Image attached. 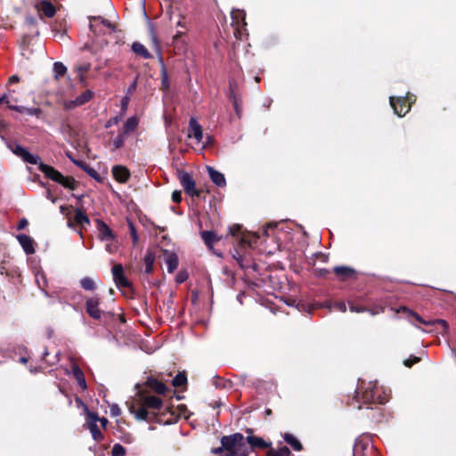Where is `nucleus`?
<instances>
[{
  "label": "nucleus",
  "mask_w": 456,
  "mask_h": 456,
  "mask_svg": "<svg viewBox=\"0 0 456 456\" xmlns=\"http://www.w3.org/2000/svg\"><path fill=\"white\" fill-rule=\"evenodd\" d=\"M12 151L20 157L24 162L32 164V165H38V169L45 174L46 177L49 179L59 183L63 187L68 188L69 190H75L76 183L74 178L64 176L62 174H61L58 170L53 168L51 166H48L46 164H44L40 162V157L37 155H33L30 153L26 148L20 144H15L11 147Z\"/></svg>",
  "instance_id": "nucleus-1"
},
{
  "label": "nucleus",
  "mask_w": 456,
  "mask_h": 456,
  "mask_svg": "<svg viewBox=\"0 0 456 456\" xmlns=\"http://www.w3.org/2000/svg\"><path fill=\"white\" fill-rule=\"evenodd\" d=\"M162 407V400L155 395L137 394L129 405V411L138 420L151 421Z\"/></svg>",
  "instance_id": "nucleus-2"
},
{
  "label": "nucleus",
  "mask_w": 456,
  "mask_h": 456,
  "mask_svg": "<svg viewBox=\"0 0 456 456\" xmlns=\"http://www.w3.org/2000/svg\"><path fill=\"white\" fill-rule=\"evenodd\" d=\"M90 30L93 34L91 42L86 43L84 48L96 53L102 49L106 45L107 41L101 38L102 36L110 33L113 30V26L110 21L102 17H92L90 18Z\"/></svg>",
  "instance_id": "nucleus-3"
},
{
  "label": "nucleus",
  "mask_w": 456,
  "mask_h": 456,
  "mask_svg": "<svg viewBox=\"0 0 456 456\" xmlns=\"http://www.w3.org/2000/svg\"><path fill=\"white\" fill-rule=\"evenodd\" d=\"M221 445L234 456H247L249 453L248 445L240 433H234L221 438Z\"/></svg>",
  "instance_id": "nucleus-4"
},
{
  "label": "nucleus",
  "mask_w": 456,
  "mask_h": 456,
  "mask_svg": "<svg viewBox=\"0 0 456 456\" xmlns=\"http://www.w3.org/2000/svg\"><path fill=\"white\" fill-rule=\"evenodd\" d=\"M361 395L362 400L366 403H378L383 404L387 402L385 397H382L379 389L375 384L370 383L363 391L357 392V397Z\"/></svg>",
  "instance_id": "nucleus-5"
},
{
  "label": "nucleus",
  "mask_w": 456,
  "mask_h": 456,
  "mask_svg": "<svg viewBox=\"0 0 456 456\" xmlns=\"http://www.w3.org/2000/svg\"><path fill=\"white\" fill-rule=\"evenodd\" d=\"M181 185L186 194L191 197H200L202 191L196 188V183L187 172H183L179 175Z\"/></svg>",
  "instance_id": "nucleus-6"
},
{
  "label": "nucleus",
  "mask_w": 456,
  "mask_h": 456,
  "mask_svg": "<svg viewBox=\"0 0 456 456\" xmlns=\"http://www.w3.org/2000/svg\"><path fill=\"white\" fill-rule=\"evenodd\" d=\"M101 298L98 296L88 297L86 300V311L94 320H101L106 314L100 309Z\"/></svg>",
  "instance_id": "nucleus-7"
},
{
  "label": "nucleus",
  "mask_w": 456,
  "mask_h": 456,
  "mask_svg": "<svg viewBox=\"0 0 456 456\" xmlns=\"http://www.w3.org/2000/svg\"><path fill=\"white\" fill-rule=\"evenodd\" d=\"M390 104L394 109L395 113L399 117H403L409 112L411 102H410L409 100L404 97H390Z\"/></svg>",
  "instance_id": "nucleus-8"
},
{
  "label": "nucleus",
  "mask_w": 456,
  "mask_h": 456,
  "mask_svg": "<svg viewBox=\"0 0 456 456\" xmlns=\"http://www.w3.org/2000/svg\"><path fill=\"white\" fill-rule=\"evenodd\" d=\"M111 273L118 288H129L131 286L130 281L125 275L124 268L121 264L114 265L111 269Z\"/></svg>",
  "instance_id": "nucleus-9"
},
{
  "label": "nucleus",
  "mask_w": 456,
  "mask_h": 456,
  "mask_svg": "<svg viewBox=\"0 0 456 456\" xmlns=\"http://www.w3.org/2000/svg\"><path fill=\"white\" fill-rule=\"evenodd\" d=\"M94 96V93L91 90H86L79 96H77L75 100L71 101H64L63 107L66 110H72L76 107L82 106L88 102Z\"/></svg>",
  "instance_id": "nucleus-10"
},
{
  "label": "nucleus",
  "mask_w": 456,
  "mask_h": 456,
  "mask_svg": "<svg viewBox=\"0 0 456 456\" xmlns=\"http://www.w3.org/2000/svg\"><path fill=\"white\" fill-rule=\"evenodd\" d=\"M87 417H88V421H87L88 428L92 434L93 438L95 441H101L103 438V435L100 431L99 427L97 425V422L99 420L98 415L94 412H88Z\"/></svg>",
  "instance_id": "nucleus-11"
},
{
  "label": "nucleus",
  "mask_w": 456,
  "mask_h": 456,
  "mask_svg": "<svg viewBox=\"0 0 456 456\" xmlns=\"http://www.w3.org/2000/svg\"><path fill=\"white\" fill-rule=\"evenodd\" d=\"M188 137L193 138L197 143H200L203 138L202 127L194 118H191L189 122Z\"/></svg>",
  "instance_id": "nucleus-12"
},
{
  "label": "nucleus",
  "mask_w": 456,
  "mask_h": 456,
  "mask_svg": "<svg viewBox=\"0 0 456 456\" xmlns=\"http://www.w3.org/2000/svg\"><path fill=\"white\" fill-rule=\"evenodd\" d=\"M16 239L27 255H32L35 253V241L30 236L26 234H18Z\"/></svg>",
  "instance_id": "nucleus-13"
},
{
  "label": "nucleus",
  "mask_w": 456,
  "mask_h": 456,
  "mask_svg": "<svg viewBox=\"0 0 456 456\" xmlns=\"http://www.w3.org/2000/svg\"><path fill=\"white\" fill-rule=\"evenodd\" d=\"M112 175L117 182L125 183L130 178V171L125 166L116 165L112 167Z\"/></svg>",
  "instance_id": "nucleus-14"
},
{
  "label": "nucleus",
  "mask_w": 456,
  "mask_h": 456,
  "mask_svg": "<svg viewBox=\"0 0 456 456\" xmlns=\"http://www.w3.org/2000/svg\"><path fill=\"white\" fill-rule=\"evenodd\" d=\"M245 440L248 445L249 452L255 448H268L270 446L269 443L258 436H248Z\"/></svg>",
  "instance_id": "nucleus-15"
},
{
  "label": "nucleus",
  "mask_w": 456,
  "mask_h": 456,
  "mask_svg": "<svg viewBox=\"0 0 456 456\" xmlns=\"http://www.w3.org/2000/svg\"><path fill=\"white\" fill-rule=\"evenodd\" d=\"M208 173L211 181L219 187H224L226 184L224 175L212 167H208Z\"/></svg>",
  "instance_id": "nucleus-16"
},
{
  "label": "nucleus",
  "mask_w": 456,
  "mask_h": 456,
  "mask_svg": "<svg viewBox=\"0 0 456 456\" xmlns=\"http://www.w3.org/2000/svg\"><path fill=\"white\" fill-rule=\"evenodd\" d=\"M403 312H408L411 316H413L416 321H418L419 323H422L424 325H433L434 323L440 324L444 330L448 329V324L444 320H435V321H425L420 315H419L416 313H413L406 308H403Z\"/></svg>",
  "instance_id": "nucleus-17"
},
{
  "label": "nucleus",
  "mask_w": 456,
  "mask_h": 456,
  "mask_svg": "<svg viewBox=\"0 0 456 456\" xmlns=\"http://www.w3.org/2000/svg\"><path fill=\"white\" fill-rule=\"evenodd\" d=\"M8 108L10 110H13L20 113H26L29 116H35L37 118H40L42 114V110L40 108H27L24 106L19 105H9Z\"/></svg>",
  "instance_id": "nucleus-18"
},
{
  "label": "nucleus",
  "mask_w": 456,
  "mask_h": 456,
  "mask_svg": "<svg viewBox=\"0 0 456 456\" xmlns=\"http://www.w3.org/2000/svg\"><path fill=\"white\" fill-rule=\"evenodd\" d=\"M178 256L175 253H169L165 258L168 273H172L178 267Z\"/></svg>",
  "instance_id": "nucleus-19"
},
{
  "label": "nucleus",
  "mask_w": 456,
  "mask_h": 456,
  "mask_svg": "<svg viewBox=\"0 0 456 456\" xmlns=\"http://www.w3.org/2000/svg\"><path fill=\"white\" fill-rule=\"evenodd\" d=\"M132 50L134 53L144 59L151 58V54L149 53V51L145 48V46L139 42H134L132 45Z\"/></svg>",
  "instance_id": "nucleus-20"
},
{
  "label": "nucleus",
  "mask_w": 456,
  "mask_h": 456,
  "mask_svg": "<svg viewBox=\"0 0 456 456\" xmlns=\"http://www.w3.org/2000/svg\"><path fill=\"white\" fill-rule=\"evenodd\" d=\"M231 15H232V22L235 23L237 26H240V23L242 26L246 25V21H245L246 13L244 11L239 10V9L232 10L231 12Z\"/></svg>",
  "instance_id": "nucleus-21"
},
{
  "label": "nucleus",
  "mask_w": 456,
  "mask_h": 456,
  "mask_svg": "<svg viewBox=\"0 0 456 456\" xmlns=\"http://www.w3.org/2000/svg\"><path fill=\"white\" fill-rule=\"evenodd\" d=\"M143 261H144V265H145L144 272L146 273H151L153 271L155 254L152 251L148 250L144 256Z\"/></svg>",
  "instance_id": "nucleus-22"
},
{
  "label": "nucleus",
  "mask_w": 456,
  "mask_h": 456,
  "mask_svg": "<svg viewBox=\"0 0 456 456\" xmlns=\"http://www.w3.org/2000/svg\"><path fill=\"white\" fill-rule=\"evenodd\" d=\"M138 126V119L135 117H131L127 118V120L125 122L123 126L122 133H125V134L127 135V134L133 132L135 130V128Z\"/></svg>",
  "instance_id": "nucleus-23"
},
{
  "label": "nucleus",
  "mask_w": 456,
  "mask_h": 456,
  "mask_svg": "<svg viewBox=\"0 0 456 456\" xmlns=\"http://www.w3.org/2000/svg\"><path fill=\"white\" fill-rule=\"evenodd\" d=\"M334 273L341 279H346L354 275V269L346 266H337L334 268Z\"/></svg>",
  "instance_id": "nucleus-24"
},
{
  "label": "nucleus",
  "mask_w": 456,
  "mask_h": 456,
  "mask_svg": "<svg viewBox=\"0 0 456 456\" xmlns=\"http://www.w3.org/2000/svg\"><path fill=\"white\" fill-rule=\"evenodd\" d=\"M72 373L77 384L83 388H86V382L83 371L77 366L72 368Z\"/></svg>",
  "instance_id": "nucleus-25"
},
{
  "label": "nucleus",
  "mask_w": 456,
  "mask_h": 456,
  "mask_svg": "<svg viewBox=\"0 0 456 456\" xmlns=\"http://www.w3.org/2000/svg\"><path fill=\"white\" fill-rule=\"evenodd\" d=\"M40 11L46 16V17H53L55 13V8L54 6L48 1H42L40 3Z\"/></svg>",
  "instance_id": "nucleus-26"
},
{
  "label": "nucleus",
  "mask_w": 456,
  "mask_h": 456,
  "mask_svg": "<svg viewBox=\"0 0 456 456\" xmlns=\"http://www.w3.org/2000/svg\"><path fill=\"white\" fill-rule=\"evenodd\" d=\"M73 163L77 166L82 167L91 177L94 178L95 180H100V175L97 173L95 169L89 167L84 162L78 161V160H73Z\"/></svg>",
  "instance_id": "nucleus-27"
},
{
  "label": "nucleus",
  "mask_w": 456,
  "mask_h": 456,
  "mask_svg": "<svg viewBox=\"0 0 456 456\" xmlns=\"http://www.w3.org/2000/svg\"><path fill=\"white\" fill-rule=\"evenodd\" d=\"M149 386L152 390H154L156 393L159 395H164L167 390V387L165 384L156 379H150Z\"/></svg>",
  "instance_id": "nucleus-28"
},
{
  "label": "nucleus",
  "mask_w": 456,
  "mask_h": 456,
  "mask_svg": "<svg viewBox=\"0 0 456 456\" xmlns=\"http://www.w3.org/2000/svg\"><path fill=\"white\" fill-rule=\"evenodd\" d=\"M201 238L205 244L211 248L213 244L216 241V235L215 232L210 231H204L201 232Z\"/></svg>",
  "instance_id": "nucleus-29"
},
{
  "label": "nucleus",
  "mask_w": 456,
  "mask_h": 456,
  "mask_svg": "<svg viewBox=\"0 0 456 456\" xmlns=\"http://www.w3.org/2000/svg\"><path fill=\"white\" fill-rule=\"evenodd\" d=\"M285 441L293 447L296 451H300L302 449L301 443L291 434H286L284 436Z\"/></svg>",
  "instance_id": "nucleus-30"
},
{
  "label": "nucleus",
  "mask_w": 456,
  "mask_h": 456,
  "mask_svg": "<svg viewBox=\"0 0 456 456\" xmlns=\"http://www.w3.org/2000/svg\"><path fill=\"white\" fill-rule=\"evenodd\" d=\"M126 138V134H125V133L120 132L112 141V151H116L122 148L124 146Z\"/></svg>",
  "instance_id": "nucleus-31"
},
{
  "label": "nucleus",
  "mask_w": 456,
  "mask_h": 456,
  "mask_svg": "<svg viewBox=\"0 0 456 456\" xmlns=\"http://www.w3.org/2000/svg\"><path fill=\"white\" fill-rule=\"evenodd\" d=\"M267 456H292V454L287 446H282L279 450H270Z\"/></svg>",
  "instance_id": "nucleus-32"
},
{
  "label": "nucleus",
  "mask_w": 456,
  "mask_h": 456,
  "mask_svg": "<svg viewBox=\"0 0 456 456\" xmlns=\"http://www.w3.org/2000/svg\"><path fill=\"white\" fill-rule=\"evenodd\" d=\"M91 69V64L89 62H84L77 67V71L79 76V80L84 82L85 74H86Z\"/></svg>",
  "instance_id": "nucleus-33"
},
{
  "label": "nucleus",
  "mask_w": 456,
  "mask_h": 456,
  "mask_svg": "<svg viewBox=\"0 0 456 456\" xmlns=\"http://www.w3.org/2000/svg\"><path fill=\"white\" fill-rule=\"evenodd\" d=\"M66 71L67 68L63 63L57 61L53 64V72L56 79L63 76L66 73Z\"/></svg>",
  "instance_id": "nucleus-34"
},
{
  "label": "nucleus",
  "mask_w": 456,
  "mask_h": 456,
  "mask_svg": "<svg viewBox=\"0 0 456 456\" xmlns=\"http://www.w3.org/2000/svg\"><path fill=\"white\" fill-rule=\"evenodd\" d=\"M100 234L102 236V239H103V240L113 239V234H112L111 230L104 223H101V224H100Z\"/></svg>",
  "instance_id": "nucleus-35"
},
{
  "label": "nucleus",
  "mask_w": 456,
  "mask_h": 456,
  "mask_svg": "<svg viewBox=\"0 0 456 456\" xmlns=\"http://www.w3.org/2000/svg\"><path fill=\"white\" fill-rule=\"evenodd\" d=\"M74 220L79 224H89V218L80 209L76 210Z\"/></svg>",
  "instance_id": "nucleus-36"
},
{
  "label": "nucleus",
  "mask_w": 456,
  "mask_h": 456,
  "mask_svg": "<svg viewBox=\"0 0 456 456\" xmlns=\"http://www.w3.org/2000/svg\"><path fill=\"white\" fill-rule=\"evenodd\" d=\"M80 285L86 290H94L95 289V283L94 280L89 277L81 279Z\"/></svg>",
  "instance_id": "nucleus-37"
},
{
  "label": "nucleus",
  "mask_w": 456,
  "mask_h": 456,
  "mask_svg": "<svg viewBox=\"0 0 456 456\" xmlns=\"http://www.w3.org/2000/svg\"><path fill=\"white\" fill-rule=\"evenodd\" d=\"M187 381V379H186V376L184 373H178L173 379V386L174 387H181L183 385H184Z\"/></svg>",
  "instance_id": "nucleus-38"
},
{
  "label": "nucleus",
  "mask_w": 456,
  "mask_h": 456,
  "mask_svg": "<svg viewBox=\"0 0 456 456\" xmlns=\"http://www.w3.org/2000/svg\"><path fill=\"white\" fill-rule=\"evenodd\" d=\"M112 456H124L126 449L119 444H114L111 451Z\"/></svg>",
  "instance_id": "nucleus-39"
},
{
  "label": "nucleus",
  "mask_w": 456,
  "mask_h": 456,
  "mask_svg": "<svg viewBox=\"0 0 456 456\" xmlns=\"http://www.w3.org/2000/svg\"><path fill=\"white\" fill-rule=\"evenodd\" d=\"M213 452L217 456H234L231 452L227 451L223 445L213 450Z\"/></svg>",
  "instance_id": "nucleus-40"
},
{
  "label": "nucleus",
  "mask_w": 456,
  "mask_h": 456,
  "mask_svg": "<svg viewBox=\"0 0 456 456\" xmlns=\"http://www.w3.org/2000/svg\"><path fill=\"white\" fill-rule=\"evenodd\" d=\"M110 412L112 417H118L121 414V409L118 407V404H112L110 407Z\"/></svg>",
  "instance_id": "nucleus-41"
},
{
  "label": "nucleus",
  "mask_w": 456,
  "mask_h": 456,
  "mask_svg": "<svg viewBox=\"0 0 456 456\" xmlns=\"http://www.w3.org/2000/svg\"><path fill=\"white\" fill-rule=\"evenodd\" d=\"M419 361V358L417 356H412L409 359L404 360L403 364L406 367H411L414 363H417Z\"/></svg>",
  "instance_id": "nucleus-42"
},
{
  "label": "nucleus",
  "mask_w": 456,
  "mask_h": 456,
  "mask_svg": "<svg viewBox=\"0 0 456 456\" xmlns=\"http://www.w3.org/2000/svg\"><path fill=\"white\" fill-rule=\"evenodd\" d=\"M172 200L175 203H179L182 200V192L180 191H174L172 193Z\"/></svg>",
  "instance_id": "nucleus-43"
},
{
  "label": "nucleus",
  "mask_w": 456,
  "mask_h": 456,
  "mask_svg": "<svg viewBox=\"0 0 456 456\" xmlns=\"http://www.w3.org/2000/svg\"><path fill=\"white\" fill-rule=\"evenodd\" d=\"M230 232L232 236H237L240 233V225H233L230 227Z\"/></svg>",
  "instance_id": "nucleus-44"
},
{
  "label": "nucleus",
  "mask_w": 456,
  "mask_h": 456,
  "mask_svg": "<svg viewBox=\"0 0 456 456\" xmlns=\"http://www.w3.org/2000/svg\"><path fill=\"white\" fill-rule=\"evenodd\" d=\"M187 279V274L185 273H179L177 275H176V281L177 283H183V281H185Z\"/></svg>",
  "instance_id": "nucleus-45"
},
{
  "label": "nucleus",
  "mask_w": 456,
  "mask_h": 456,
  "mask_svg": "<svg viewBox=\"0 0 456 456\" xmlns=\"http://www.w3.org/2000/svg\"><path fill=\"white\" fill-rule=\"evenodd\" d=\"M28 224V222L26 218H22L20 220L19 224H18V230H23L25 229Z\"/></svg>",
  "instance_id": "nucleus-46"
},
{
  "label": "nucleus",
  "mask_w": 456,
  "mask_h": 456,
  "mask_svg": "<svg viewBox=\"0 0 456 456\" xmlns=\"http://www.w3.org/2000/svg\"><path fill=\"white\" fill-rule=\"evenodd\" d=\"M129 103V96H125L121 101V109L122 110H126Z\"/></svg>",
  "instance_id": "nucleus-47"
},
{
  "label": "nucleus",
  "mask_w": 456,
  "mask_h": 456,
  "mask_svg": "<svg viewBox=\"0 0 456 456\" xmlns=\"http://www.w3.org/2000/svg\"><path fill=\"white\" fill-rule=\"evenodd\" d=\"M118 121H119L118 117H114V118H110V119L107 122V124H106V127H110V126H111L112 125H116V124H118Z\"/></svg>",
  "instance_id": "nucleus-48"
},
{
  "label": "nucleus",
  "mask_w": 456,
  "mask_h": 456,
  "mask_svg": "<svg viewBox=\"0 0 456 456\" xmlns=\"http://www.w3.org/2000/svg\"><path fill=\"white\" fill-rule=\"evenodd\" d=\"M336 308L343 313L346 311V306L344 302H339V303L336 304Z\"/></svg>",
  "instance_id": "nucleus-49"
},
{
  "label": "nucleus",
  "mask_w": 456,
  "mask_h": 456,
  "mask_svg": "<svg viewBox=\"0 0 456 456\" xmlns=\"http://www.w3.org/2000/svg\"><path fill=\"white\" fill-rule=\"evenodd\" d=\"M251 240L248 238L247 235H243L241 236L240 238V244L244 245V244H247V245H251Z\"/></svg>",
  "instance_id": "nucleus-50"
},
{
  "label": "nucleus",
  "mask_w": 456,
  "mask_h": 456,
  "mask_svg": "<svg viewBox=\"0 0 456 456\" xmlns=\"http://www.w3.org/2000/svg\"><path fill=\"white\" fill-rule=\"evenodd\" d=\"M136 88V80L127 89V94H132Z\"/></svg>",
  "instance_id": "nucleus-51"
},
{
  "label": "nucleus",
  "mask_w": 456,
  "mask_h": 456,
  "mask_svg": "<svg viewBox=\"0 0 456 456\" xmlns=\"http://www.w3.org/2000/svg\"><path fill=\"white\" fill-rule=\"evenodd\" d=\"M46 198H47L49 200H51L53 203H55V201H56V198H54V197L52 195V193H51V191H50L49 190L46 191Z\"/></svg>",
  "instance_id": "nucleus-52"
},
{
  "label": "nucleus",
  "mask_w": 456,
  "mask_h": 456,
  "mask_svg": "<svg viewBox=\"0 0 456 456\" xmlns=\"http://www.w3.org/2000/svg\"><path fill=\"white\" fill-rule=\"evenodd\" d=\"M2 102H6V103H7V106L11 105V104H10V102H9V100H8L7 95H5V94H4V95H3L2 97H0V104H1Z\"/></svg>",
  "instance_id": "nucleus-53"
},
{
  "label": "nucleus",
  "mask_w": 456,
  "mask_h": 456,
  "mask_svg": "<svg viewBox=\"0 0 456 456\" xmlns=\"http://www.w3.org/2000/svg\"><path fill=\"white\" fill-rule=\"evenodd\" d=\"M20 81V77L16 75H13L10 78H9V82L10 83H16V82H19Z\"/></svg>",
  "instance_id": "nucleus-54"
},
{
  "label": "nucleus",
  "mask_w": 456,
  "mask_h": 456,
  "mask_svg": "<svg viewBox=\"0 0 456 456\" xmlns=\"http://www.w3.org/2000/svg\"><path fill=\"white\" fill-rule=\"evenodd\" d=\"M54 37H59L60 39H64L66 37V35L63 32H58L54 35Z\"/></svg>",
  "instance_id": "nucleus-55"
},
{
  "label": "nucleus",
  "mask_w": 456,
  "mask_h": 456,
  "mask_svg": "<svg viewBox=\"0 0 456 456\" xmlns=\"http://www.w3.org/2000/svg\"><path fill=\"white\" fill-rule=\"evenodd\" d=\"M350 310H351L352 312H356V313H360V312H362V311L361 308H359V307H357V306H354V305H351V306H350Z\"/></svg>",
  "instance_id": "nucleus-56"
},
{
  "label": "nucleus",
  "mask_w": 456,
  "mask_h": 456,
  "mask_svg": "<svg viewBox=\"0 0 456 456\" xmlns=\"http://www.w3.org/2000/svg\"><path fill=\"white\" fill-rule=\"evenodd\" d=\"M98 421H100V422H101V424H102V426L103 428H104V427H106V425H107V423H108V419H105V418H102V419H100V418H99V420H98Z\"/></svg>",
  "instance_id": "nucleus-57"
},
{
  "label": "nucleus",
  "mask_w": 456,
  "mask_h": 456,
  "mask_svg": "<svg viewBox=\"0 0 456 456\" xmlns=\"http://www.w3.org/2000/svg\"><path fill=\"white\" fill-rule=\"evenodd\" d=\"M183 18H182V19H180V20L177 21L176 25H177L178 27H181V28H185V25H184V23H183Z\"/></svg>",
  "instance_id": "nucleus-58"
},
{
  "label": "nucleus",
  "mask_w": 456,
  "mask_h": 456,
  "mask_svg": "<svg viewBox=\"0 0 456 456\" xmlns=\"http://www.w3.org/2000/svg\"><path fill=\"white\" fill-rule=\"evenodd\" d=\"M183 34V31L178 30L176 32V34L174 36V38L176 39V38L180 37Z\"/></svg>",
  "instance_id": "nucleus-59"
},
{
  "label": "nucleus",
  "mask_w": 456,
  "mask_h": 456,
  "mask_svg": "<svg viewBox=\"0 0 456 456\" xmlns=\"http://www.w3.org/2000/svg\"><path fill=\"white\" fill-rule=\"evenodd\" d=\"M359 446H360V444H356L355 447H354V452H356L359 449Z\"/></svg>",
  "instance_id": "nucleus-60"
},
{
  "label": "nucleus",
  "mask_w": 456,
  "mask_h": 456,
  "mask_svg": "<svg viewBox=\"0 0 456 456\" xmlns=\"http://www.w3.org/2000/svg\"><path fill=\"white\" fill-rule=\"evenodd\" d=\"M132 233H133L134 240L135 241V240H137V238H136V235H135V233H134V230H133V232H132Z\"/></svg>",
  "instance_id": "nucleus-61"
},
{
  "label": "nucleus",
  "mask_w": 456,
  "mask_h": 456,
  "mask_svg": "<svg viewBox=\"0 0 456 456\" xmlns=\"http://www.w3.org/2000/svg\"><path fill=\"white\" fill-rule=\"evenodd\" d=\"M163 84H167V77H166L163 78Z\"/></svg>",
  "instance_id": "nucleus-62"
},
{
  "label": "nucleus",
  "mask_w": 456,
  "mask_h": 456,
  "mask_svg": "<svg viewBox=\"0 0 456 456\" xmlns=\"http://www.w3.org/2000/svg\"><path fill=\"white\" fill-rule=\"evenodd\" d=\"M20 361H21L22 362H27V360H26L25 358H21V359H20Z\"/></svg>",
  "instance_id": "nucleus-63"
},
{
  "label": "nucleus",
  "mask_w": 456,
  "mask_h": 456,
  "mask_svg": "<svg viewBox=\"0 0 456 456\" xmlns=\"http://www.w3.org/2000/svg\"><path fill=\"white\" fill-rule=\"evenodd\" d=\"M234 107H235V109H237V102H234Z\"/></svg>",
  "instance_id": "nucleus-64"
}]
</instances>
